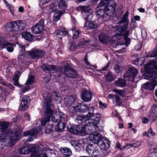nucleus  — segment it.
<instances>
[{
  "instance_id": "nucleus-26",
  "label": "nucleus",
  "mask_w": 157,
  "mask_h": 157,
  "mask_svg": "<svg viewBox=\"0 0 157 157\" xmlns=\"http://www.w3.org/2000/svg\"><path fill=\"white\" fill-rule=\"evenodd\" d=\"M15 26V21L8 23L6 25V30L8 32H17V28Z\"/></svg>"
},
{
  "instance_id": "nucleus-15",
  "label": "nucleus",
  "mask_w": 157,
  "mask_h": 157,
  "mask_svg": "<svg viewBox=\"0 0 157 157\" xmlns=\"http://www.w3.org/2000/svg\"><path fill=\"white\" fill-rule=\"evenodd\" d=\"M39 132L35 129H33L29 131H27L23 133V136H29L28 138L26 140L31 142L36 137L37 134Z\"/></svg>"
},
{
  "instance_id": "nucleus-1",
  "label": "nucleus",
  "mask_w": 157,
  "mask_h": 157,
  "mask_svg": "<svg viewBox=\"0 0 157 157\" xmlns=\"http://www.w3.org/2000/svg\"><path fill=\"white\" fill-rule=\"evenodd\" d=\"M134 64L137 67L143 65L144 69L148 75L144 76L145 79L153 82L155 81L157 77V66L156 62L154 60L150 61H146L145 59H134L133 61Z\"/></svg>"
},
{
  "instance_id": "nucleus-10",
  "label": "nucleus",
  "mask_w": 157,
  "mask_h": 157,
  "mask_svg": "<svg viewBox=\"0 0 157 157\" xmlns=\"http://www.w3.org/2000/svg\"><path fill=\"white\" fill-rule=\"evenodd\" d=\"M138 73L137 70L133 66L128 67V70L123 76V77L128 79L131 81H134Z\"/></svg>"
},
{
  "instance_id": "nucleus-63",
  "label": "nucleus",
  "mask_w": 157,
  "mask_h": 157,
  "mask_svg": "<svg viewBox=\"0 0 157 157\" xmlns=\"http://www.w3.org/2000/svg\"><path fill=\"white\" fill-rule=\"evenodd\" d=\"M100 107L101 109H104L107 106V105L105 103H103L101 101H99V102Z\"/></svg>"
},
{
  "instance_id": "nucleus-59",
  "label": "nucleus",
  "mask_w": 157,
  "mask_h": 157,
  "mask_svg": "<svg viewBox=\"0 0 157 157\" xmlns=\"http://www.w3.org/2000/svg\"><path fill=\"white\" fill-rule=\"evenodd\" d=\"M6 41L5 39L0 37V47L3 48Z\"/></svg>"
},
{
  "instance_id": "nucleus-34",
  "label": "nucleus",
  "mask_w": 157,
  "mask_h": 157,
  "mask_svg": "<svg viewBox=\"0 0 157 157\" xmlns=\"http://www.w3.org/2000/svg\"><path fill=\"white\" fill-rule=\"evenodd\" d=\"M98 38L99 41L103 43H106L109 40V38L105 33H101L99 35Z\"/></svg>"
},
{
  "instance_id": "nucleus-39",
  "label": "nucleus",
  "mask_w": 157,
  "mask_h": 157,
  "mask_svg": "<svg viewBox=\"0 0 157 157\" xmlns=\"http://www.w3.org/2000/svg\"><path fill=\"white\" fill-rule=\"evenodd\" d=\"M116 84L118 86L123 87H125L127 85V82L125 80L122 78H119L115 82Z\"/></svg>"
},
{
  "instance_id": "nucleus-40",
  "label": "nucleus",
  "mask_w": 157,
  "mask_h": 157,
  "mask_svg": "<svg viewBox=\"0 0 157 157\" xmlns=\"http://www.w3.org/2000/svg\"><path fill=\"white\" fill-rule=\"evenodd\" d=\"M9 126V122L2 121L0 123V131L4 132L6 131Z\"/></svg>"
},
{
  "instance_id": "nucleus-11",
  "label": "nucleus",
  "mask_w": 157,
  "mask_h": 157,
  "mask_svg": "<svg viewBox=\"0 0 157 157\" xmlns=\"http://www.w3.org/2000/svg\"><path fill=\"white\" fill-rule=\"evenodd\" d=\"M86 150L90 156L97 157L99 155L98 146L95 144H89L86 147Z\"/></svg>"
},
{
  "instance_id": "nucleus-58",
  "label": "nucleus",
  "mask_w": 157,
  "mask_h": 157,
  "mask_svg": "<svg viewBox=\"0 0 157 157\" xmlns=\"http://www.w3.org/2000/svg\"><path fill=\"white\" fill-rule=\"evenodd\" d=\"M3 85L6 86L8 89H9L12 90H13L15 88V87H13V85L12 84H10L8 82H5Z\"/></svg>"
},
{
  "instance_id": "nucleus-23",
  "label": "nucleus",
  "mask_w": 157,
  "mask_h": 157,
  "mask_svg": "<svg viewBox=\"0 0 157 157\" xmlns=\"http://www.w3.org/2000/svg\"><path fill=\"white\" fill-rule=\"evenodd\" d=\"M94 113H92L89 118H90L92 121V122L93 123L94 126L96 128V125L98 123L100 120L101 119V115L99 113H96L93 114Z\"/></svg>"
},
{
  "instance_id": "nucleus-12",
  "label": "nucleus",
  "mask_w": 157,
  "mask_h": 157,
  "mask_svg": "<svg viewBox=\"0 0 157 157\" xmlns=\"http://www.w3.org/2000/svg\"><path fill=\"white\" fill-rule=\"evenodd\" d=\"M27 54L32 58L39 59L41 58L44 56L45 52L43 50L32 49L28 52Z\"/></svg>"
},
{
  "instance_id": "nucleus-24",
  "label": "nucleus",
  "mask_w": 157,
  "mask_h": 157,
  "mask_svg": "<svg viewBox=\"0 0 157 157\" xmlns=\"http://www.w3.org/2000/svg\"><path fill=\"white\" fill-rule=\"evenodd\" d=\"M98 21L96 20L93 21H87L85 23L84 27L87 28V29H95L99 26Z\"/></svg>"
},
{
  "instance_id": "nucleus-19",
  "label": "nucleus",
  "mask_w": 157,
  "mask_h": 157,
  "mask_svg": "<svg viewBox=\"0 0 157 157\" xmlns=\"http://www.w3.org/2000/svg\"><path fill=\"white\" fill-rule=\"evenodd\" d=\"M90 118H86V119H85L82 125L84 127H88V132H90L91 133L94 132V130H95L96 128L94 126L93 123L92 122V121L91 118L90 119Z\"/></svg>"
},
{
  "instance_id": "nucleus-35",
  "label": "nucleus",
  "mask_w": 157,
  "mask_h": 157,
  "mask_svg": "<svg viewBox=\"0 0 157 157\" xmlns=\"http://www.w3.org/2000/svg\"><path fill=\"white\" fill-rule=\"evenodd\" d=\"M89 115H77L76 120L78 124H82V125L85 119L89 118Z\"/></svg>"
},
{
  "instance_id": "nucleus-28",
  "label": "nucleus",
  "mask_w": 157,
  "mask_h": 157,
  "mask_svg": "<svg viewBox=\"0 0 157 157\" xmlns=\"http://www.w3.org/2000/svg\"><path fill=\"white\" fill-rule=\"evenodd\" d=\"M57 8L60 10L65 9L67 6L66 3V0H60L59 2H54V4Z\"/></svg>"
},
{
  "instance_id": "nucleus-61",
  "label": "nucleus",
  "mask_w": 157,
  "mask_h": 157,
  "mask_svg": "<svg viewBox=\"0 0 157 157\" xmlns=\"http://www.w3.org/2000/svg\"><path fill=\"white\" fill-rule=\"evenodd\" d=\"M151 111L157 114V105L155 104H153L151 107Z\"/></svg>"
},
{
  "instance_id": "nucleus-36",
  "label": "nucleus",
  "mask_w": 157,
  "mask_h": 157,
  "mask_svg": "<svg viewBox=\"0 0 157 157\" xmlns=\"http://www.w3.org/2000/svg\"><path fill=\"white\" fill-rule=\"evenodd\" d=\"M64 101L67 106H71L74 104L75 100L74 98L71 96H70L64 98Z\"/></svg>"
},
{
  "instance_id": "nucleus-25",
  "label": "nucleus",
  "mask_w": 157,
  "mask_h": 157,
  "mask_svg": "<svg viewBox=\"0 0 157 157\" xmlns=\"http://www.w3.org/2000/svg\"><path fill=\"white\" fill-rule=\"evenodd\" d=\"M15 26L17 28V32L25 29L27 24L25 20H18L15 21Z\"/></svg>"
},
{
  "instance_id": "nucleus-62",
  "label": "nucleus",
  "mask_w": 157,
  "mask_h": 157,
  "mask_svg": "<svg viewBox=\"0 0 157 157\" xmlns=\"http://www.w3.org/2000/svg\"><path fill=\"white\" fill-rule=\"evenodd\" d=\"M73 107L74 109V111L76 113L80 112V105H77L76 106Z\"/></svg>"
},
{
  "instance_id": "nucleus-14",
  "label": "nucleus",
  "mask_w": 157,
  "mask_h": 157,
  "mask_svg": "<svg viewBox=\"0 0 157 157\" xmlns=\"http://www.w3.org/2000/svg\"><path fill=\"white\" fill-rule=\"evenodd\" d=\"M80 109L81 113H86L88 112L87 115H89V116L93 113L94 110V108L90 105V104L83 103L82 104H80Z\"/></svg>"
},
{
  "instance_id": "nucleus-64",
  "label": "nucleus",
  "mask_w": 157,
  "mask_h": 157,
  "mask_svg": "<svg viewBox=\"0 0 157 157\" xmlns=\"http://www.w3.org/2000/svg\"><path fill=\"white\" fill-rule=\"evenodd\" d=\"M17 45L18 47L19 48H21V49L20 50H25L26 47L25 45H21L18 43H17Z\"/></svg>"
},
{
  "instance_id": "nucleus-37",
  "label": "nucleus",
  "mask_w": 157,
  "mask_h": 157,
  "mask_svg": "<svg viewBox=\"0 0 157 157\" xmlns=\"http://www.w3.org/2000/svg\"><path fill=\"white\" fill-rule=\"evenodd\" d=\"M14 44L10 43L7 41L5 43L3 48H6L7 51L9 52H12L14 50L13 47L15 46Z\"/></svg>"
},
{
  "instance_id": "nucleus-3",
  "label": "nucleus",
  "mask_w": 157,
  "mask_h": 157,
  "mask_svg": "<svg viewBox=\"0 0 157 157\" xmlns=\"http://www.w3.org/2000/svg\"><path fill=\"white\" fill-rule=\"evenodd\" d=\"M100 5L101 6H105V7L104 9H101L98 11L97 16L98 17L104 18L107 16H110L113 14L116 9L115 2L113 0H101Z\"/></svg>"
},
{
  "instance_id": "nucleus-48",
  "label": "nucleus",
  "mask_w": 157,
  "mask_h": 157,
  "mask_svg": "<svg viewBox=\"0 0 157 157\" xmlns=\"http://www.w3.org/2000/svg\"><path fill=\"white\" fill-rule=\"evenodd\" d=\"M128 12L126 11L121 19L119 21V22L120 24L124 23L128 21Z\"/></svg>"
},
{
  "instance_id": "nucleus-17",
  "label": "nucleus",
  "mask_w": 157,
  "mask_h": 157,
  "mask_svg": "<svg viewBox=\"0 0 157 157\" xmlns=\"http://www.w3.org/2000/svg\"><path fill=\"white\" fill-rule=\"evenodd\" d=\"M54 113V112L53 113ZM65 115L64 113L61 112L56 113H52L51 115L52 121V122L56 123L60 121L64 120Z\"/></svg>"
},
{
  "instance_id": "nucleus-31",
  "label": "nucleus",
  "mask_w": 157,
  "mask_h": 157,
  "mask_svg": "<svg viewBox=\"0 0 157 157\" xmlns=\"http://www.w3.org/2000/svg\"><path fill=\"white\" fill-rule=\"evenodd\" d=\"M63 121L65 122L64 120H62L57 124V125L55 127L56 131L61 132L63 131L65 127V123Z\"/></svg>"
},
{
  "instance_id": "nucleus-50",
  "label": "nucleus",
  "mask_w": 157,
  "mask_h": 157,
  "mask_svg": "<svg viewBox=\"0 0 157 157\" xmlns=\"http://www.w3.org/2000/svg\"><path fill=\"white\" fill-rule=\"evenodd\" d=\"M157 117V114L151 111L149 113L148 117L152 121H154L156 120Z\"/></svg>"
},
{
  "instance_id": "nucleus-43",
  "label": "nucleus",
  "mask_w": 157,
  "mask_h": 157,
  "mask_svg": "<svg viewBox=\"0 0 157 157\" xmlns=\"http://www.w3.org/2000/svg\"><path fill=\"white\" fill-rule=\"evenodd\" d=\"M71 30L73 32V38L74 39H77L79 37L81 32L79 30L75 27L72 28Z\"/></svg>"
},
{
  "instance_id": "nucleus-57",
  "label": "nucleus",
  "mask_w": 157,
  "mask_h": 157,
  "mask_svg": "<svg viewBox=\"0 0 157 157\" xmlns=\"http://www.w3.org/2000/svg\"><path fill=\"white\" fill-rule=\"evenodd\" d=\"M147 157H157V149H155L152 152L148 153Z\"/></svg>"
},
{
  "instance_id": "nucleus-56",
  "label": "nucleus",
  "mask_w": 157,
  "mask_h": 157,
  "mask_svg": "<svg viewBox=\"0 0 157 157\" xmlns=\"http://www.w3.org/2000/svg\"><path fill=\"white\" fill-rule=\"evenodd\" d=\"M25 51L19 50V52L17 55L18 59H23L25 56Z\"/></svg>"
},
{
  "instance_id": "nucleus-27",
  "label": "nucleus",
  "mask_w": 157,
  "mask_h": 157,
  "mask_svg": "<svg viewBox=\"0 0 157 157\" xmlns=\"http://www.w3.org/2000/svg\"><path fill=\"white\" fill-rule=\"evenodd\" d=\"M110 144L109 141L108 140H102L99 142V143L98 145L99 146L101 149L105 151L109 148L110 146Z\"/></svg>"
},
{
  "instance_id": "nucleus-32",
  "label": "nucleus",
  "mask_w": 157,
  "mask_h": 157,
  "mask_svg": "<svg viewBox=\"0 0 157 157\" xmlns=\"http://www.w3.org/2000/svg\"><path fill=\"white\" fill-rule=\"evenodd\" d=\"M21 75V73L20 71L16 72L14 74V76L13 79L14 85L19 87L21 86L18 82V80Z\"/></svg>"
},
{
  "instance_id": "nucleus-49",
  "label": "nucleus",
  "mask_w": 157,
  "mask_h": 157,
  "mask_svg": "<svg viewBox=\"0 0 157 157\" xmlns=\"http://www.w3.org/2000/svg\"><path fill=\"white\" fill-rule=\"evenodd\" d=\"M124 67L121 65H119L118 64L116 65L114 67V69L117 73H118L121 72L124 69Z\"/></svg>"
},
{
  "instance_id": "nucleus-29",
  "label": "nucleus",
  "mask_w": 157,
  "mask_h": 157,
  "mask_svg": "<svg viewBox=\"0 0 157 157\" xmlns=\"http://www.w3.org/2000/svg\"><path fill=\"white\" fill-rule=\"evenodd\" d=\"M59 150L63 155L66 157H69L72 153L70 149L66 147H61Z\"/></svg>"
},
{
  "instance_id": "nucleus-22",
  "label": "nucleus",
  "mask_w": 157,
  "mask_h": 157,
  "mask_svg": "<svg viewBox=\"0 0 157 157\" xmlns=\"http://www.w3.org/2000/svg\"><path fill=\"white\" fill-rule=\"evenodd\" d=\"M35 150L34 146H26L23 147L19 148L18 150L19 153L21 154H28L30 151Z\"/></svg>"
},
{
  "instance_id": "nucleus-21",
  "label": "nucleus",
  "mask_w": 157,
  "mask_h": 157,
  "mask_svg": "<svg viewBox=\"0 0 157 157\" xmlns=\"http://www.w3.org/2000/svg\"><path fill=\"white\" fill-rule=\"evenodd\" d=\"M48 111H44V116L41 121L42 125L44 126L46 124L50 121L51 116L53 113L48 112Z\"/></svg>"
},
{
  "instance_id": "nucleus-52",
  "label": "nucleus",
  "mask_w": 157,
  "mask_h": 157,
  "mask_svg": "<svg viewBox=\"0 0 157 157\" xmlns=\"http://www.w3.org/2000/svg\"><path fill=\"white\" fill-rule=\"evenodd\" d=\"M69 48L71 51H74L75 50L78 48L76 44L70 42L68 44Z\"/></svg>"
},
{
  "instance_id": "nucleus-9",
  "label": "nucleus",
  "mask_w": 157,
  "mask_h": 157,
  "mask_svg": "<svg viewBox=\"0 0 157 157\" xmlns=\"http://www.w3.org/2000/svg\"><path fill=\"white\" fill-rule=\"evenodd\" d=\"M79 10H81L83 19L86 20H90L93 16V10L89 7L85 6H80Z\"/></svg>"
},
{
  "instance_id": "nucleus-6",
  "label": "nucleus",
  "mask_w": 157,
  "mask_h": 157,
  "mask_svg": "<svg viewBox=\"0 0 157 157\" xmlns=\"http://www.w3.org/2000/svg\"><path fill=\"white\" fill-rule=\"evenodd\" d=\"M47 23L45 25L48 26L51 24V22L49 19H42L34 25L32 28V32L34 34H37L40 33L44 29V26L46 22Z\"/></svg>"
},
{
  "instance_id": "nucleus-18",
  "label": "nucleus",
  "mask_w": 157,
  "mask_h": 157,
  "mask_svg": "<svg viewBox=\"0 0 157 157\" xmlns=\"http://www.w3.org/2000/svg\"><path fill=\"white\" fill-rule=\"evenodd\" d=\"M92 97V93L87 90H83L81 94V98L84 101H90Z\"/></svg>"
},
{
  "instance_id": "nucleus-47",
  "label": "nucleus",
  "mask_w": 157,
  "mask_h": 157,
  "mask_svg": "<svg viewBox=\"0 0 157 157\" xmlns=\"http://www.w3.org/2000/svg\"><path fill=\"white\" fill-rule=\"evenodd\" d=\"M34 77L32 75H29L28 79L26 81L25 84L26 86L32 84L34 83Z\"/></svg>"
},
{
  "instance_id": "nucleus-55",
  "label": "nucleus",
  "mask_w": 157,
  "mask_h": 157,
  "mask_svg": "<svg viewBox=\"0 0 157 157\" xmlns=\"http://www.w3.org/2000/svg\"><path fill=\"white\" fill-rule=\"evenodd\" d=\"M115 98L116 99V102L117 105L120 106L122 103V101L120 97L117 95H115Z\"/></svg>"
},
{
  "instance_id": "nucleus-42",
  "label": "nucleus",
  "mask_w": 157,
  "mask_h": 157,
  "mask_svg": "<svg viewBox=\"0 0 157 157\" xmlns=\"http://www.w3.org/2000/svg\"><path fill=\"white\" fill-rule=\"evenodd\" d=\"M90 42V40H86L84 39H80L76 42V44L78 48L83 46L89 44Z\"/></svg>"
},
{
  "instance_id": "nucleus-38",
  "label": "nucleus",
  "mask_w": 157,
  "mask_h": 157,
  "mask_svg": "<svg viewBox=\"0 0 157 157\" xmlns=\"http://www.w3.org/2000/svg\"><path fill=\"white\" fill-rule=\"evenodd\" d=\"M142 88L147 90L152 91L154 89V86L150 82L146 83L142 86Z\"/></svg>"
},
{
  "instance_id": "nucleus-4",
  "label": "nucleus",
  "mask_w": 157,
  "mask_h": 157,
  "mask_svg": "<svg viewBox=\"0 0 157 157\" xmlns=\"http://www.w3.org/2000/svg\"><path fill=\"white\" fill-rule=\"evenodd\" d=\"M14 133L12 132V130L9 129L7 131H6V136H9L8 139L3 136H0V150L3 149L4 147L6 146L7 141V140L9 144H11L12 145H13L15 142L17 141L18 138L21 136V131L19 130V128H17L14 131Z\"/></svg>"
},
{
  "instance_id": "nucleus-41",
  "label": "nucleus",
  "mask_w": 157,
  "mask_h": 157,
  "mask_svg": "<svg viewBox=\"0 0 157 157\" xmlns=\"http://www.w3.org/2000/svg\"><path fill=\"white\" fill-rule=\"evenodd\" d=\"M85 127L82 125H78L77 134L81 136L86 135V131Z\"/></svg>"
},
{
  "instance_id": "nucleus-5",
  "label": "nucleus",
  "mask_w": 157,
  "mask_h": 157,
  "mask_svg": "<svg viewBox=\"0 0 157 157\" xmlns=\"http://www.w3.org/2000/svg\"><path fill=\"white\" fill-rule=\"evenodd\" d=\"M112 27L118 35L124 36L126 44L129 45L130 43V40L128 38V37L130 35V32L128 30H126L128 28L127 25H119L114 26H112Z\"/></svg>"
},
{
  "instance_id": "nucleus-2",
  "label": "nucleus",
  "mask_w": 157,
  "mask_h": 157,
  "mask_svg": "<svg viewBox=\"0 0 157 157\" xmlns=\"http://www.w3.org/2000/svg\"><path fill=\"white\" fill-rule=\"evenodd\" d=\"M41 69L47 73H49L52 71H55L56 75L59 78L62 77L72 78H76L77 76V72L73 69L71 68L70 66L65 65L63 67L59 68L58 70L56 71V67L53 65H48L44 64L41 66Z\"/></svg>"
},
{
  "instance_id": "nucleus-46",
  "label": "nucleus",
  "mask_w": 157,
  "mask_h": 157,
  "mask_svg": "<svg viewBox=\"0 0 157 157\" xmlns=\"http://www.w3.org/2000/svg\"><path fill=\"white\" fill-rule=\"evenodd\" d=\"M54 126V124H49L48 126L45 127L44 129V132L46 134H49L53 131V128Z\"/></svg>"
},
{
  "instance_id": "nucleus-7",
  "label": "nucleus",
  "mask_w": 157,
  "mask_h": 157,
  "mask_svg": "<svg viewBox=\"0 0 157 157\" xmlns=\"http://www.w3.org/2000/svg\"><path fill=\"white\" fill-rule=\"evenodd\" d=\"M42 146H34L35 150L32 152L31 157H48L46 152L50 149L48 147H42Z\"/></svg>"
},
{
  "instance_id": "nucleus-44",
  "label": "nucleus",
  "mask_w": 157,
  "mask_h": 157,
  "mask_svg": "<svg viewBox=\"0 0 157 157\" xmlns=\"http://www.w3.org/2000/svg\"><path fill=\"white\" fill-rule=\"evenodd\" d=\"M147 57L153 58L157 56V46L153 50L152 52H148L146 54Z\"/></svg>"
},
{
  "instance_id": "nucleus-16",
  "label": "nucleus",
  "mask_w": 157,
  "mask_h": 157,
  "mask_svg": "<svg viewBox=\"0 0 157 157\" xmlns=\"http://www.w3.org/2000/svg\"><path fill=\"white\" fill-rule=\"evenodd\" d=\"M50 11H55L54 14L53 20L55 21H57L59 20L61 16L63 14V11L60 10H56L57 9V6L54 5L53 4H51L50 6Z\"/></svg>"
},
{
  "instance_id": "nucleus-20",
  "label": "nucleus",
  "mask_w": 157,
  "mask_h": 157,
  "mask_svg": "<svg viewBox=\"0 0 157 157\" xmlns=\"http://www.w3.org/2000/svg\"><path fill=\"white\" fill-rule=\"evenodd\" d=\"M29 99V97L28 96H24L23 97L20 105L21 111H24L29 106L28 101Z\"/></svg>"
},
{
  "instance_id": "nucleus-51",
  "label": "nucleus",
  "mask_w": 157,
  "mask_h": 157,
  "mask_svg": "<svg viewBox=\"0 0 157 157\" xmlns=\"http://www.w3.org/2000/svg\"><path fill=\"white\" fill-rule=\"evenodd\" d=\"M113 91L116 94H118L121 96L124 97L125 94V92L124 90H121L114 89L113 90Z\"/></svg>"
},
{
  "instance_id": "nucleus-60",
  "label": "nucleus",
  "mask_w": 157,
  "mask_h": 157,
  "mask_svg": "<svg viewBox=\"0 0 157 157\" xmlns=\"http://www.w3.org/2000/svg\"><path fill=\"white\" fill-rule=\"evenodd\" d=\"M137 142H135L129 144H127L126 145V146L128 147V148H129L131 147H137L139 145L137 144Z\"/></svg>"
},
{
  "instance_id": "nucleus-53",
  "label": "nucleus",
  "mask_w": 157,
  "mask_h": 157,
  "mask_svg": "<svg viewBox=\"0 0 157 157\" xmlns=\"http://www.w3.org/2000/svg\"><path fill=\"white\" fill-rule=\"evenodd\" d=\"M78 126L75 125V126H72L71 128H68V130L70 132L72 133H76L77 134Z\"/></svg>"
},
{
  "instance_id": "nucleus-13",
  "label": "nucleus",
  "mask_w": 157,
  "mask_h": 157,
  "mask_svg": "<svg viewBox=\"0 0 157 157\" xmlns=\"http://www.w3.org/2000/svg\"><path fill=\"white\" fill-rule=\"evenodd\" d=\"M94 130V132L92 133L90 132H88V134L90 135L89 139L94 144H98V145L99 142L102 140L103 137L100 134L95 132Z\"/></svg>"
},
{
  "instance_id": "nucleus-54",
  "label": "nucleus",
  "mask_w": 157,
  "mask_h": 157,
  "mask_svg": "<svg viewBox=\"0 0 157 157\" xmlns=\"http://www.w3.org/2000/svg\"><path fill=\"white\" fill-rule=\"evenodd\" d=\"M107 80L109 82H111L114 79V78L111 73H108L106 75Z\"/></svg>"
},
{
  "instance_id": "nucleus-33",
  "label": "nucleus",
  "mask_w": 157,
  "mask_h": 157,
  "mask_svg": "<svg viewBox=\"0 0 157 157\" xmlns=\"http://www.w3.org/2000/svg\"><path fill=\"white\" fill-rule=\"evenodd\" d=\"M22 36L25 40L29 41L32 40L34 38V36L33 35L27 31L23 32L22 33Z\"/></svg>"
},
{
  "instance_id": "nucleus-8",
  "label": "nucleus",
  "mask_w": 157,
  "mask_h": 157,
  "mask_svg": "<svg viewBox=\"0 0 157 157\" xmlns=\"http://www.w3.org/2000/svg\"><path fill=\"white\" fill-rule=\"evenodd\" d=\"M52 100V98L50 94H47L46 96L43 97L44 107L45 108L44 111L47 110L48 112L53 113V111L52 109V107L53 106Z\"/></svg>"
},
{
  "instance_id": "nucleus-45",
  "label": "nucleus",
  "mask_w": 157,
  "mask_h": 157,
  "mask_svg": "<svg viewBox=\"0 0 157 157\" xmlns=\"http://www.w3.org/2000/svg\"><path fill=\"white\" fill-rule=\"evenodd\" d=\"M75 142L74 147L76 151L79 152L84 150V147L83 145L80 143H77ZM73 143H74V142Z\"/></svg>"
},
{
  "instance_id": "nucleus-30",
  "label": "nucleus",
  "mask_w": 157,
  "mask_h": 157,
  "mask_svg": "<svg viewBox=\"0 0 157 157\" xmlns=\"http://www.w3.org/2000/svg\"><path fill=\"white\" fill-rule=\"evenodd\" d=\"M68 31L67 30H56L54 34L56 36V37L59 39H61L63 37L68 34Z\"/></svg>"
}]
</instances>
